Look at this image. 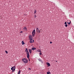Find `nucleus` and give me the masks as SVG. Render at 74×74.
I'll list each match as a JSON object with an SVG mask.
<instances>
[{
  "mask_svg": "<svg viewBox=\"0 0 74 74\" xmlns=\"http://www.w3.org/2000/svg\"><path fill=\"white\" fill-rule=\"evenodd\" d=\"M28 70H31V69L30 68H29L28 69Z\"/></svg>",
  "mask_w": 74,
  "mask_h": 74,
  "instance_id": "nucleus-27",
  "label": "nucleus"
},
{
  "mask_svg": "<svg viewBox=\"0 0 74 74\" xmlns=\"http://www.w3.org/2000/svg\"><path fill=\"white\" fill-rule=\"evenodd\" d=\"M56 62H57V61H56Z\"/></svg>",
  "mask_w": 74,
  "mask_h": 74,
  "instance_id": "nucleus-30",
  "label": "nucleus"
},
{
  "mask_svg": "<svg viewBox=\"0 0 74 74\" xmlns=\"http://www.w3.org/2000/svg\"><path fill=\"white\" fill-rule=\"evenodd\" d=\"M40 62H41L42 64L43 63V62H42V60H41V61Z\"/></svg>",
  "mask_w": 74,
  "mask_h": 74,
  "instance_id": "nucleus-22",
  "label": "nucleus"
},
{
  "mask_svg": "<svg viewBox=\"0 0 74 74\" xmlns=\"http://www.w3.org/2000/svg\"><path fill=\"white\" fill-rule=\"evenodd\" d=\"M71 21L70 20H69L67 21V23L68 24H70L71 23Z\"/></svg>",
  "mask_w": 74,
  "mask_h": 74,
  "instance_id": "nucleus-6",
  "label": "nucleus"
},
{
  "mask_svg": "<svg viewBox=\"0 0 74 74\" xmlns=\"http://www.w3.org/2000/svg\"><path fill=\"white\" fill-rule=\"evenodd\" d=\"M29 53H32V49H29Z\"/></svg>",
  "mask_w": 74,
  "mask_h": 74,
  "instance_id": "nucleus-13",
  "label": "nucleus"
},
{
  "mask_svg": "<svg viewBox=\"0 0 74 74\" xmlns=\"http://www.w3.org/2000/svg\"><path fill=\"white\" fill-rule=\"evenodd\" d=\"M29 39L30 40H33L32 37V36H29Z\"/></svg>",
  "mask_w": 74,
  "mask_h": 74,
  "instance_id": "nucleus-11",
  "label": "nucleus"
},
{
  "mask_svg": "<svg viewBox=\"0 0 74 74\" xmlns=\"http://www.w3.org/2000/svg\"><path fill=\"white\" fill-rule=\"evenodd\" d=\"M65 26L66 27H67V26H68V25L66 24L65 25Z\"/></svg>",
  "mask_w": 74,
  "mask_h": 74,
  "instance_id": "nucleus-19",
  "label": "nucleus"
},
{
  "mask_svg": "<svg viewBox=\"0 0 74 74\" xmlns=\"http://www.w3.org/2000/svg\"><path fill=\"white\" fill-rule=\"evenodd\" d=\"M46 64H47V65L48 66H50V64L49 63H48V62H47V63H46Z\"/></svg>",
  "mask_w": 74,
  "mask_h": 74,
  "instance_id": "nucleus-9",
  "label": "nucleus"
},
{
  "mask_svg": "<svg viewBox=\"0 0 74 74\" xmlns=\"http://www.w3.org/2000/svg\"><path fill=\"white\" fill-rule=\"evenodd\" d=\"M29 57L28 58V57H27V58H28V59L29 60V61H30V59H29Z\"/></svg>",
  "mask_w": 74,
  "mask_h": 74,
  "instance_id": "nucleus-20",
  "label": "nucleus"
},
{
  "mask_svg": "<svg viewBox=\"0 0 74 74\" xmlns=\"http://www.w3.org/2000/svg\"><path fill=\"white\" fill-rule=\"evenodd\" d=\"M5 53H6V54H8V51H5Z\"/></svg>",
  "mask_w": 74,
  "mask_h": 74,
  "instance_id": "nucleus-21",
  "label": "nucleus"
},
{
  "mask_svg": "<svg viewBox=\"0 0 74 74\" xmlns=\"http://www.w3.org/2000/svg\"><path fill=\"white\" fill-rule=\"evenodd\" d=\"M22 44L23 45H24V44H25V43L24 42V41H22Z\"/></svg>",
  "mask_w": 74,
  "mask_h": 74,
  "instance_id": "nucleus-14",
  "label": "nucleus"
},
{
  "mask_svg": "<svg viewBox=\"0 0 74 74\" xmlns=\"http://www.w3.org/2000/svg\"><path fill=\"white\" fill-rule=\"evenodd\" d=\"M15 66L14 67H12L11 68V70L12 71V72H13L14 71H15Z\"/></svg>",
  "mask_w": 74,
  "mask_h": 74,
  "instance_id": "nucleus-3",
  "label": "nucleus"
},
{
  "mask_svg": "<svg viewBox=\"0 0 74 74\" xmlns=\"http://www.w3.org/2000/svg\"><path fill=\"white\" fill-rule=\"evenodd\" d=\"M37 52H41V50L40 49H38L37 50Z\"/></svg>",
  "mask_w": 74,
  "mask_h": 74,
  "instance_id": "nucleus-12",
  "label": "nucleus"
},
{
  "mask_svg": "<svg viewBox=\"0 0 74 74\" xmlns=\"http://www.w3.org/2000/svg\"><path fill=\"white\" fill-rule=\"evenodd\" d=\"M21 72V70H20L18 71V74H19Z\"/></svg>",
  "mask_w": 74,
  "mask_h": 74,
  "instance_id": "nucleus-15",
  "label": "nucleus"
},
{
  "mask_svg": "<svg viewBox=\"0 0 74 74\" xmlns=\"http://www.w3.org/2000/svg\"><path fill=\"white\" fill-rule=\"evenodd\" d=\"M35 33H36L35 30V29H34L33 31L32 32V35L33 37L34 36Z\"/></svg>",
  "mask_w": 74,
  "mask_h": 74,
  "instance_id": "nucleus-2",
  "label": "nucleus"
},
{
  "mask_svg": "<svg viewBox=\"0 0 74 74\" xmlns=\"http://www.w3.org/2000/svg\"><path fill=\"white\" fill-rule=\"evenodd\" d=\"M23 30H24L25 31H27V27H24L23 28Z\"/></svg>",
  "mask_w": 74,
  "mask_h": 74,
  "instance_id": "nucleus-8",
  "label": "nucleus"
},
{
  "mask_svg": "<svg viewBox=\"0 0 74 74\" xmlns=\"http://www.w3.org/2000/svg\"><path fill=\"white\" fill-rule=\"evenodd\" d=\"M40 53H39V54H40V55H41L42 54V53L41 52H40Z\"/></svg>",
  "mask_w": 74,
  "mask_h": 74,
  "instance_id": "nucleus-26",
  "label": "nucleus"
},
{
  "mask_svg": "<svg viewBox=\"0 0 74 74\" xmlns=\"http://www.w3.org/2000/svg\"><path fill=\"white\" fill-rule=\"evenodd\" d=\"M38 60L40 62V61L42 60H41V59H38Z\"/></svg>",
  "mask_w": 74,
  "mask_h": 74,
  "instance_id": "nucleus-24",
  "label": "nucleus"
},
{
  "mask_svg": "<svg viewBox=\"0 0 74 74\" xmlns=\"http://www.w3.org/2000/svg\"><path fill=\"white\" fill-rule=\"evenodd\" d=\"M52 42H50V43L52 44Z\"/></svg>",
  "mask_w": 74,
  "mask_h": 74,
  "instance_id": "nucleus-28",
  "label": "nucleus"
},
{
  "mask_svg": "<svg viewBox=\"0 0 74 74\" xmlns=\"http://www.w3.org/2000/svg\"><path fill=\"white\" fill-rule=\"evenodd\" d=\"M36 31L37 32H38L40 33V31L38 29V28L36 27Z\"/></svg>",
  "mask_w": 74,
  "mask_h": 74,
  "instance_id": "nucleus-4",
  "label": "nucleus"
},
{
  "mask_svg": "<svg viewBox=\"0 0 74 74\" xmlns=\"http://www.w3.org/2000/svg\"><path fill=\"white\" fill-rule=\"evenodd\" d=\"M33 51H34L36 50V47H32V49Z\"/></svg>",
  "mask_w": 74,
  "mask_h": 74,
  "instance_id": "nucleus-10",
  "label": "nucleus"
},
{
  "mask_svg": "<svg viewBox=\"0 0 74 74\" xmlns=\"http://www.w3.org/2000/svg\"><path fill=\"white\" fill-rule=\"evenodd\" d=\"M36 17H37L36 16V15H35L34 16V17H35V18H36Z\"/></svg>",
  "mask_w": 74,
  "mask_h": 74,
  "instance_id": "nucleus-25",
  "label": "nucleus"
},
{
  "mask_svg": "<svg viewBox=\"0 0 74 74\" xmlns=\"http://www.w3.org/2000/svg\"><path fill=\"white\" fill-rule=\"evenodd\" d=\"M47 74H51V73L50 72H48L47 73Z\"/></svg>",
  "mask_w": 74,
  "mask_h": 74,
  "instance_id": "nucleus-16",
  "label": "nucleus"
},
{
  "mask_svg": "<svg viewBox=\"0 0 74 74\" xmlns=\"http://www.w3.org/2000/svg\"><path fill=\"white\" fill-rule=\"evenodd\" d=\"M67 24V23L66 22H65V23H64V24L65 25H66V24Z\"/></svg>",
  "mask_w": 74,
  "mask_h": 74,
  "instance_id": "nucleus-23",
  "label": "nucleus"
},
{
  "mask_svg": "<svg viewBox=\"0 0 74 74\" xmlns=\"http://www.w3.org/2000/svg\"><path fill=\"white\" fill-rule=\"evenodd\" d=\"M36 10H35V11H34V14H35L36 13Z\"/></svg>",
  "mask_w": 74,
  "mask_h": 74,
  "instance_id": "nucleus-18",
  "label": "nucleus"
},
{
  "mask_svg": "<svg viewBox=\"0 0 74 74\" xmlns=\"http://www.w3.org/2000/svg\"><path fill=\"white\" fill-rule=\"evenodd\" d=\"M23 32V31H21V32H20V33H22Z\"/></svg>",
  "mask_w": 74,
  "mask_h": 74,
  "instance_id": "nucleus-29",
  "label": "nucleus"
},
{
  "mask_svg": "<svg viewBox=\"0 0 74 74\" xmlns=\"http://www.w3.org/2000/svg\"><path fill=\"white\" fill-rule=\"evenodd\" d=\"M27 58H28L29 57V51L27 52Z\"/></svg>",
  "mask_w": 74,
  "mask_h": 74,
  "instance_id": "nucleus-7",
  "label": "nucleus"
},
{
  "mask_svg": "<svg viewBox=\"0 0 74 74\" xmlns=\"http://www.w3.org/2000/svg\"><path fill=\"white\" fill-rule=\"evenodd\" d=\"M22 60L23 61V62L25 63H27L28 62L27 60L25 58L23 59Z\"/></svg>",
  "mask_w": 74,
  "mask_h": 74,
  "instance_id": "nucleus-1",
  "label": "nucleus"
},
{
  "mask_svg": "<svg viewBox=\"0 0 74 74\" xmlns=\"http://www.w3.org/2000/svg\"><path fill=\"white\" fill-rule=\"evenodd\" d=\"M25 51H26V52H28V49H26Z\"/></svg>",
  "mask_w": 74,
  "mask_h": 74,
  "instance_id": "nucleus-17",
  "label": "nucleus"
},
{
  "mask_svg": "<svg viewBox=\"0 0 74 74\" xmlns=\"http://www.w3.org/2000/svg\"><path fill=\"white\" fill-rule=\"evenodd\" d=\"M34 42V40H33V39H32L31 40H30L29 41V42L30 43H32Z\"/></svg>",
  "mask_w": 74,
  "mask_h": 74,
  "instance_id": "nucleus-5",
  "label": "nucleus"
}]
</instances>
